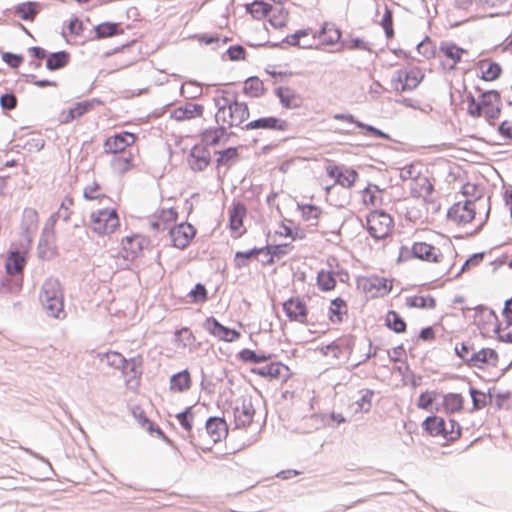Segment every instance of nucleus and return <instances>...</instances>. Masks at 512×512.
I'll use <instances>...</instances> for the list:
<instances>
[{
    "instance_id": "43",
    "label": "nucleus",
    "mask_w": 512,
    "mask_h": 512,
    "mask_svg": "<svg viewBox=\"0 0 512 512\" xmlns=\"http://www.w3.org/2000/svg\"><path fill=\"white\" fill-rule=\"evenodd\" d=\"M271 8L272 5L262 0H255L246 4V11L256 20L267 18Z\"/></svg>"
},
{
    "instance_id": "14",
    "label": "nucleus",
    "mask_w": 512,
    "mask_h": 512,
    "mask_svg": "<svg viewBox=\"0 0 512 512\" xmlns=\"http://www.w3.org/2000/svg\"><path fill=\"white\" fill-rule=\"evenodd\" d=\"M474 324L485 337H498V316L487 307H480L475 311Z\"/></svg>"
},
{
    "instance_id": "59",
    "label": "nucleus",
    "mask_w": 512,
    "mask_h": 512,
    "mask_svg": "<svg viewBox=\"0 0 512 512\" xmlns=\"http://www.w3.org/2000/svg\"><path fill=\"white\" fill-rule=\"evenodd\" d=\"M446 424L447 427H444L443 433H441L440 436L447 441L457 440L461 435L459 424L454 420H449Z\"/></svg>"
},
{
    "instance_id": "28",
    "label": "nucleus",
    "mask_w": 512,
    "mask_h": 512,
    "mask_svg": "<svg viewBox=\"0 0 512 512\" xmlns=\"http://www.w3.org/2000/svg\"><path fill=\"white\" fill-rule=\"evenodd\" d=\"M206 431L212 443H218L228 435V426L223 418L210 417L206 421Z\"/></svg>"
},
{
    "instance_id": "48",
    "label": "nucleus",
    "mask_w": 512,
    "mask_h": 512,
    "mask_svg": "<svg viewBox=\"0 0 512 512\" xmlns=\"http://www.w3.org/2000/svg\"><path fill=\"white\" fill-rule=\"evenodd\" d=\"M186 297L187 302L190 304H203L209 299L208 290L201 283L195 284Z\"/></svg>"
},
{
    "instance_id": "47",
    "label": "nucleus",
    "mask_w": 512,
    "mask_h": 512,
    "mask_svg": "<svg viewBox=\"0 0 512 512\" xmlns=\"http://www.w3.org/2000/svg\"><path fill=\"white\" fill-rule=\"evenodd\" d=\"M25 266V259L19 252H11L6 259V271L10 275L21 273Z\"/></svg>"
},
{
    "instance_id": "42",
    "label": "nucleus",
    "mask_w": 512,
    "mask_h": 512,
    "mask_svg": "<svg viewBox=\"0 0 512 512\" xmlns=\"http://www.w3.org/2000/svg\"><path fill=\"white\" fill-rule=\"evenodd\" d=\"M84 198L89 201H99L100 203H110L112 200L103 191L100 185L96 182L87 185L84 188Z\"/></svg>"
},
{
    "instance_id": "39",
    "label": "nucleus",
    "mask_w": 512,
    "mask_h": 512,
    "mask_svg": "<svg viewBox=\"0 0 512 512\" xmlns=\"http://www.w3.org/2000/svg\"><path fill=\"white\" fill-rule=\"evenodd\" d=\"M464 407V397L458 393H448L443 396L442 410L453 414L460 412Z\"/></svg>"
},
{
    "instance_id": "6",
    "label": "nucleus",
    "mask_w": 512,
    "mask_h": 512,
    "mask_svg": "<svg viewBox=\"0 0 512 512\" xmlns=\"http://www.w3.org/2000/svg\"><path fill=\"white\" fill-rule=\"evenodd\" d=\"M250 115L249 108L246 103L233 101L228 105L218 108L216 113V121L223 129L239 127L248 120Z\"/></svg>"
},
{
    "instance_id": "18",
    "label": "nucleus",
    "mask_w": 512,
    "mask_h": 512,
    "mask_svg": "<svg viewBox=\"0 0 512 512\" xmlns=\"http://www.w3.org/2000/svg\"><path fill=\"white\" fill-rule=\"evenodd\" d=\"M250 372L269 381L286 382L291 377L289 367L281 362H272L262 367H255Z\"/></svg>"
},
{
    "instance_id": "37",
    "label": "nucleus",
    "mask_w": 512,
    "mask_h": 512,
    "mask_svg": "<svg viewBox=\"0 0 512 512\" xmlns=\"http://www.w3.org/2000/svg\"><path fill=\"white\" fill-rule=\"evenodd\" d=\"M334 119L345 121L347 123H353L357 127L361 128V129H364L366 134H368V135H371V136H374V137H378V138H382V139H389V135H387L386 133L380 131L379 129H377V128L373 127V126L366 125V124H364L362 122H359V121L355 120L353 115H351V114H335L334 115Z\"/></svg>"
},
{
    "instance_id": "31",
    "label": "nucleus",
    "mask_w": 512,
    "mask_h": 512,
    "mask_svg": "<svg viewBox=\"0 0 512 512\" xmlns=\"http://www.w3.org/2000/svg\"><path fill=\"white\" fill-rule=\"evenodd\" d=\"M301 219L308 223L309 226L317 227L323 214L322 209L313 204H297Z\"/></svg>"
},
{
    "instance_id": "1",
    "label": "nucleus",
    "mask_w": 512,
    "mask_h": 512,
    "mask_svg": "<svg viewBox=\"0 0 512 512\" xmlns=\"http://www.w3.org/2000/svg\"><path fill=\"white\" fill-rule=\"evenodd\" d=\"M414 258L449 269L454 256L453 245L444 235L434 233L425 240L415 241L411 246Z\"/></svg>"
},
{
    "instance_id": "20",
    "label": "nucleus",
    "mask_w": 512,
    "mask_h": 512,
    "mask_svg": "<svg viewBox=\"0 0 512 512\" xmlns=\"http://www.w3.org/2000/svg\"><path fill=\"white\" fill-rule=\"evenodd\" d=\"M326 173L334 179L335 184L345 188H351L358 179V173L354 169L340 167L335 164L327 165Z\"/></svg>"
},
{
    "instance_id": "35",
    "label": "nucleus",
    "mask_w": 512,
    "mask_h": 512,
    "mask_svg": "<svg viewBox=\"0 0 512 512\" xmlns=\"http://www.w3.org/2000/svg\"><path fill=\"white\" fill-rule=\"evenodd\" d=\"M41 10V4L35 1L23 2L14 7V13L24 21H34Z\"/></svg>"
},
{
    "instance_id": "29",
    "label": "nucleus",
    "mask_w": 512,
    "mask_h": 512,
    "mask_svg": "<svg viewBox=\"0 0 512 512\" xmlns=\"http://www.w3.org/2000/svg\"><path fill=\"white\" fill-rule=\"evenodd\" d=\"M246 207L242 203H234L229 209V227L235 237L243 234V220L246 216Z\"/></svg>"
},
{
    "instance_id": "62",
    "label": "nucleus",
    "mask_w": 512,
    "mask_h": 512,
    "mask_svg": "<svg viewBox=\"0 0 512 512\" xmlns=\"http://www.w3.org/2000/svg\"><path fill=\"white\" fill-rule=\"evenodd\" d=\"M438 393L435 391H425L420 394L417 400V407L423 410H431L432 404L435 402Z\"/></svg>"
},
{
    "instance_id": "21",
    "label": "nucleus",
    "mask_w": 512,
    "mask_h": 512,
    "mask_svg": "<svg viewBox=\"0 0 512 512\" xmlns=\"http://www.w3.org/2000/svg\"><path fill=\"white\" fill-rule=\"evenodd\" d=\"M148 244V239L141 235H132L123 238V257L129 261L135 260L142 255L144 248L147 247Z\"/></svg>"
},
{
    "instance_id": "64",
    "label": "nucleus",
    "mask_w": 512,
    "mask_h": 512,
    "mask_svg": "<svg viewBox=\"0 0 512 512\" xmlns=\"http://www.w3.org/2000/svg\"><path fill=\"white\" fill-rule=\"evenodd\" d=\"M321 352L327 357H333L336 359H339L344 353L342 346L338 342H332L331 344L322 347Z\"/></svg>"
},
{
    "instance_id": "23",
    "label": "nucleus",
    "mask_w": 512,
    "mask_h": 512,
    "mask_svg": "<svg viewBox=\"0 0 512 512\" xmlns=\"http://www.w3.org/2000/svg\"><path fill=\"white\" fill-rule=\"evenodd\" d=\"M498 339L503 342H512V297L505 301V305L498 318Z\"/></svg>"
},
{
    "instance_id": "40",
    "label": "nucleus",
    "mask_w": 512,
    "mask_h": 512,
    "mask_svg": "<svg viewBox=\"0 0 512 512\" xmlns=\"http://www.w3.org/2000/svg\"><path fill=\"white\" fill-rule=\"evenodd\" d=\"M174 341L177 347L189 349L190 351L195 348L196 337L188 327H183L176 330L174 333Z\"/></svg>"
},
{
    "instance_id": "7",
    "label": "nucleus",
    "mask_w": 512,
    "mask_h": 512,
    "mask_svg": "<svg viewBox=\"0 0 512 512\" xmlns=\"http://www.w3.org/2000/svg\"><path fill=\"white\" fill-rule=\"evenodd\" d=\"M90 227L98 235H109L120 227L116 208L105 207L93 211L90 215Z\"/></svg>"
},
{
    "instance_id": "63",
    "label": "nucleus",
    "mask_w": 512,
    "mask_h": 512,
    "mask_svg": "<svg viewBox=\"0 0 512 512\" xmlns=\"http://www.w3.org/2000/svg\"><path fill=\"white\" fill-rule=\"evenodd\" d=\"M217 154H218V158H217L218 165H226L231 160H234L238 157V151L234 147H230L223 151H219Z\"/></svg>"
},
{
    "instance_id": "44",
    "label": "nucleus",
    "mask_w": 512,
    "mask_h": 512,
    "mask_svg": "<svg viewBox=\"0 0 512 512\" xmlns=\"http://www.w3.org/2000/svg\"><path fill=\"white\" fill-rule=\"evenodd\" d=\"M123 29L118 23L104 22L95 27V35L97 39H104L123 34Z\"/></svg>"
},
{
    "instance_id": "58",
    "label": "nucleus",
    "mask_w": 512,
    "mask_h": 512,
    "mask_svg": "<svg viewBox=\"0 0 512 512\" xmlns=\"http://www.w3.org/2000/svg\"><path fill=\"white\" fill-rule=\"evenodd\" d=\"M239 358L243 362L261 363L268 361L271 356L266 354H257L250 349H243L239 352Z\"/></svg>"
},
{
    "instance_id": "55",
    "label": "nucleus",
    "mask_w": 512,
    "mask_h": 512,
    "mask_svg": "<svg viewBox=\"0 0 512 512\" xmlns=\"http://www.w3.org/2000/svg\"><path fill=\"white\" fill-rule=\"evenodd\" d=\"M181 95L186 99H195L202 94V87L194 81H186L182 84Z\"/></svg>"
},
{
    "instance_id": "27",
    "label": "nucleus",
    "mask_w": 512,
    "mask_h": 512,
    "mask_svg": "<svg viewBox=\"0 0 512 512\" xmlns=\"http://www.w3.org/2000/svg\"><path fill=\"white\" fill-rule=\"evenodd\" d=\"M280 103L286 109H297L302 107L304 103L303 97L290 87H279L276 90Z\"/></svg>"
},
{
    "instance_id": "24",
    "label": "nucleus",
    "mask_w": 512,
    "mask_h": 512,
    "mask_svg": "<svg viewBox=\"0 0 512 512\" xmlns=\"http://www.w3.org/2000/svg\"><path fill=\"white\" fill-rule=\"evenodd\" d=\"M93 107L94 100L77 102L72 107L64 109L59 113V122L62 124L70 123L88 113Z\"/></svg>"
},
{
    "instance_id": "26",
    "label": "nucleus",
    "mask_w": 512,
    "mask_h": 512,
    "mask_svg": "<svg viewBox=\"0 0 512 512\" xmlns=\"http://www.w3.org/2000/svg\"><path fill=\"white\" fill-rule=\"evenodd\" d=\"M204 114V106L197 103H186L184 106L175 108L171 112V118L182 122L195 118H201Z\"/></svg>"
},
{
    "instance_id": "36",
    "label": "nucleus",
    "mask_w": 512,
    "mask_h": 512,
    "mask_svg": "<svg viewBox=\"0 0 512 512\" xmlns=\"http://www.w3.org/2000/svg\"><path fill=\"white\" fill-rule=\"evenodd\" d=\"M478 69L481 73V78L485 81H494L498 79L502 72L500 65L489 59L479 61Z\"/></svg>"
},
{
    "instance_id": "52",
    "label": "nucleus",
    "mask_w": 512,
    "mask_h": 512,
    "mask_svg": "<svg viewBox=\"0 0 512 512\" xmlns=\"http://www.w3.org/2000/svg\"><path fill=\"white\" fill-rule=\"evenodd\" d=\"M69 61V54L65 51L52 53L48 56L46 61V67L49 70H57L65 67Z\"/></svg>"
},
{
    "instance_id": "12",
    "label": "nucleus",
    "mask_w": 512,
    "mask_h": 512,
    "mask_svg": "<svg viewBox=\"0 0 512 512\" xmlns=\"http://www.w3.org/2000/svg\"><path fill=\"white\" fill-rule=\"evenodd\" d=\"M468 54L466 49L457 46L453 42H441L437 57L442 68L446 71L454 70L462 61L463 57Z\"/></svg>"
},
{
    "instance_id": "41",
    "label": "nucleus",
    "mask_w": 512,
    "mask_h": 512,
    "mask_svg": "<svg viewBox=\"0 0 512 512\" xmlns=\"http://www.w3.org/2000/svg\"><path fill=\"white\" fill-rule=\"evenodd\" d=\"M265 91L264 83L258 77H250L244 82L243 92L247 97L259 98L265 94Z\"/></svg>"
},
{
    "instance_id": "15",
    "label": "nucleus",
    "mask_w": 512,
    "mask_h": 512,
    "mask_svg": "<svg viewBox=\"0 0 512 512\" xmlns=\"http://www.w3.org/2000/svg\"><path fill=\"white\" fill-rule=\"evenodd\" d=\"M138 137L136 134L122 131L107 137L103 143L105 154H121L126 153V149L133 146Z\"/></svg>"
},
{
    "instance_id": "49",
    "label": "nucleus",
    "mask_w": 512,
    "mask_h": 512,
    "mask_svg": "<svg viewBox=\"0 0 512 512\" xmlns=\"http://www.w3.org/2000/svg\"><path fill=\"white\" fill-rule=\"evenodd\" d=\"M446 422L441 417L430 416L423 422V427L431 436H440L444 427H447Z\"/></svg>"
},
{
    "instance_id": "17",
    "label": "nucleus",
    "mask_w": 512,
    "mask_h": 512,
    "mask_svg": "<svg viewBox=\"0 0 512 512\" xmlns=\"http://www.w3.org/2000/svg\"><path fill=\"white\" fill-rule=\"evenodd\" d=\"M460 357L474 366L482 370H490L496 368L499 362L498 354L491 348H483L478 352H473L470 357L467 354L460 353Z\"/></svg>"
},
{
    "instance_id": "45",
    "label": "nucleus",
    "mask_w": 512,
    "mask_h": 512,
    "mask_svg": "<svg viewBox=\"0 0 512 512\" xmlns=\"http://www.w3.org/2000/svg\"><path fill=\"white\" fill-rule=\"evenodd\" d=\"M406 305L417 309H434L435 299L430 295H413L406 298Z\"/></svg>"
},
{
    "instance_id": "22",
    "label": "nucleus",
    "mask_w": 512,
    "mask_h": 512,
    "mask_svg": "<svg viewBox=\"0 0 512 512\" xmlns=\"http://www.w3.org/2000/svg\"><path fill=\"white\" fill-rule=\"evenodd\" d=\"M289 122L286 119L269 116L262 117L246 124L247 130H272L277 132H284L289 129Z\"/></svg>"
},
{
    "instance_id": "3",
    "label": "nucleus",
    "mask_w": 512,
    "mask_h": 512,
    "mask_svg": "<svg viewBox=\"0 0 512 512\" xmlns=\"http://www.w3.org/2000/svg\"><path fill=\"white\" fill-rule=\"evenodd\" d=\"M490 205L485 201L457 202L448 210V218L457 224L474 223L476 227L482 226L489 214Z\"/></svg>"
},
{
    "instance_id": "33",
    "label": "nucleus",
    "mask_w": 512,
    "mask_h": 512,
    "mask_svg": "<svg viewBox=\"0 0 512 512\" xmlns=\"http://www.w3.org/2000/svg\"><path fill=\"white\" fill-rule=\"evenodd\" d=\"M383 197L384 190L373 184H369L361 192V200L366 207H377L382 205Z\"/></svg>"
},
{
    "instance_id": "13",
    "label": "nucleus",
    "mask_w": 512,
    "mask_h": 512,
    "mask_svg": "<svg viewBox=\"0 0 512 512\" xmlns=\"http://www.w3.org/2000/svg\"><path fill=\"white\" fill-rule=\"evenodd\" d=\"M283 311L291 322L314 326V322L308 321L309 309L305 300L299 296L289 298L283 303Z\"/></svg>"
},
{
    "instance_id": "60",
    "label": "nucleus",
    "mask_w": 512,
    "mask_h": 512,
    "mask_svg": "<svg viewBox=\"0 0 512 512\" xmlns=\"http://www.w3.org/2000/svg\"><path fill=\"white\" fill-rule=\"evenodd\" d=\"M373 395V391L364 390L362 392L360 399H358L355 403V405L357 406L355 411L360 413L368 412L372 406Z\"/></svg>"
},
{
    "instance_id": "51",
    "label": "nucleus",
    "mask_w": 512,
    "mask_h": 512,
    "mask_svg": "<svg viewBox=\"0 0 512 512\" xmlns=\"http://www.w3.org/2000/svg\"><path fill=\"white\" fill-rule=\"evenodd\" d=\"M336 279L331 271L321 270L317 275V285L321 291H332L336 287Z\"/></svg>"
},
{
    "instance_id": "53",
    "label": "nucleus",
    "mask_w": 512,
    "mask_h": 512,
    "mask_svg": "<svg viewBox=\"0 0 512 512\" xmlns=\"http://www.w3.org/2000/svg\"><path fill=\"white\" fill-rule=\"evenodd\" d=\"M262 251H263L262 249L253 248V249H251L249 251H245V252H242V251L236 252L235 257H234L235 266L237 268H242V267L247 266L249 260L252 258H257L259 256V254L262 253Z\"/></svg>"
},
{
    "instance_id": "30",
    "label": "nucleus",
    "mask_w": 512,
    "mask_h": 512,
    "mask_svg": "<svg viewBox=\"0 0 512 512\" xmlns=\"http://www.w3.org/2000/svg\"><path fill=\"white\" fill-rule=\"evenodd\" d=\"M348 315V306L344 299L338 297L331 301L328 318L332 324L342 323Z\"/></svg>"
},
{
    "instance_id": "5",
    "label": "nucleus",
    "mask_w": 512,
    "mask_h": 512,
    "mask_svg": "<svg viewBox=\"0 0 512 512\" xmlns=\"http://www.w3.org/2000/svg\"><path fill=\"white\" fill-rule=\"evenodd\" d=\"M39 298L49 316L57 319L65 317L63 291L58 279H47L42 285Z\"/></svg>"
},
{
    "instance_id": "2",
    "label": "nucleus",
    "mask_w": 512,
    "mask_h": 512,
    "mask_svg": "<svg viewBox=\"0 0 512 512\" xmlns=\"http://www.w3.org/2000/svg\"><path fill=\"white\" fill-rule=\"evenodd\" d=\"M399 177L414 198L428 201L434 192L435 178L422 161H414L401 167Z\"/></svg>"
},
{
    "instance_id": "11",
    "label": "nucleus",
    "mask_w": 512,
    "mask_h": 512,
    "mask_svg": "<svg viewBox=\"0 0 512 512\" xmlns=\"http://www.w3.org/2000/svg\"><path fill=\"white\" fill-rule=\"evenodd\" d=\"M341 32L333 24L325 23L316 35L312 36V40L298 41L300 48H325L334 46L340 41Z\"/></svg>"
},
{
    "instance_id": "34",
    "label": "nucleus",
    "mask_w": 512,
    "mask_h": 512,
    "mask_svg": "<svg viewBox=\"0 0 512 512\" xmlns=\"http://www.w3.org/2000/svg\"><path fill=\"white\" fill-rule=\"evenodd\" d=\"M114 155L110 162V167L114 173L122 175L133 168L134 156L132 153L128 152Z\"/></svg>"
},
{
    "instance_id": "50",
    "label": "nucleus",
    "mask_w": 512,
    "mask_h": 512,
    "mask_svg": "<svg viewBox=\"0 0 512 512\" xmlns=\"http://www.w3.org/2000/svg\"><path fill=\"white\" fill-rule=\"evenodd\" d=\"M38 212L34 208H25L22 213L21 225L26 232L34 231L38 227Z\"/></svg>"
},
{
    "instance_id": "32",
    "label": "nucleus",
    "mask_w": 512,
    "mask_h": 512,
    "mask_svg": "<svg viewBox=\"0 0 512 512\" xmlns=\"http://www.w3.org/2000/svg\"><path fill=\"white\" fill-rule=\"evenodd\" d=\"M192 386V377L186 369L174 374L170 378L169 389L173 393H183L188 391Z\"/></svg>"
},
{
    "instance_id": "16",
    "label": "nucleus",
    "mask_w": 512,
    "mask_h": 512,
    "mask_svg": "<svg viewBox=\"0 0 512 512\" xmlns=\"http://www.w3.org/2000/svg\"><path fill=\"white\" fill-rule=\"evenodd\" d=\"M197 234L196 228L187 222L174 225L169 230L171 245L177 249L187 248Z\"/></svg>"
},
{
    "instance_id": "10",
    "label": "nucleus",
    "mask_w": 512,
    "mask_h": 512,
    "mask_svg": "<svg viewBox=\"0 0 512 512\" xmlns=\"http://www.w3.org/2000/svg\"><path fill=\"white\" fill-rule=\"evenodd\" d=\"M357 285L367 297L379 298L390 293L393 281L383 276L369 275L358 278Z\"/></svg>"
},
{
    "instance_id": "38",
    "label": "nucleus",
    "mask_w": 512,
    "mask_h": 512,
    "mask_svg": "<svg viewBox=\"0 0 512 512\" xmlns=\"http://www.w3.org/2000/svg\"><path fill=\"white\" fill-rule=\"evenodd\" d=\"M267 19L272 27L276 29H281L288 24L289 13L284 7L280 5H275L272 6L267 16Z\"/></svg>"
},
{
    "instance_id": "19",
    "label": "nucleus",
    "mask_w": 512,
    "mask_h": 512,
    "mask_svg": "<svg viewBox=\"0 0 512 512\" xmlns=\"http://www.w3.org/2000/svg\"><path fill=\"white\" fill-rule=\"evenodd\" d=\"M204 329L213 337L223 342L237 341L241 334L235 329H230L222 325L216 318L208 317L203 323Z\"/></svg>"
},
{
    "instance_id": "46",
    "label": "nucleus",
    "mask_w": 512,
    "mask_h": 512,
    "mask_svg": "<svg viewBox=\"0 0 512 512\" xmlns=\"http://www.w3.org/2000/svg\"><path fill=\"white\" fill-rule=\"evenodd\" d=\"M385 325L397 334L406 332L407 324L398 312L390 310L385 316Z\"/></svg>"
},
{
    "instance_id": "56",
    "label": "nucleus",
    "mask_w": 512,
    "mask_h": 512,
    "mask_svg": "<svg viewBox=\"0 0 512 512\" xmlns=\"http://www.w3.org/2000/svg\"><path fill=\"white\" fill-rule=\"evenodd\" d=\"M106 359L107 364L117 369H124L128 361L116 351H108L101 356V359Z\"/></svg>"
},
{
    "instance_id": "4",
    "label": "nucleus",
    "mask_w": 512,
    "mask_h": 512,
    "mask_svg": "<svg viewBox=\"0 0 512 512\" xmlns=\"http://www.w3.org/2000/svg\"><path fill=\"white\" fill-rule=\"evenodd\" d=\"M467 101V111L472 117H484L491 122L501 114L502 101L498 91H486L481 94L478 100L470 96Z\"/></svg>"
},
{
    "instance_id": "8",
    "label": "nucleus",
    "mask_w": 512,
    "mask_h": 512,
    "mask_svg": "<svg viewBox=\"0 0 512 512\" xmlns=\"http://www.w3.org/2000/svg\"><path fill=\"white\" fill-rule=\"evenodd\" d=\"M366 228L374 239L383 240L392 235L394 220L390 214L381 210H374L367 215Z\"/></svg>"
},
{
    "instance_id": "9",
    "label": "nucleus",
    "mask_w": 512,
    "mask_h": 512,
    "mask_svg": "<svg viewBox=\"0 0 512 512\" xmlns=\"http://www.w3.org/2000/svg\"><path fill=\"white\" fill-rule=\"evenodd\" d=\"M425 77L422 69L418 67H404L393 74L390 84L395 92L414 90Z\"/></svg>"
},
{
    "instance_id": "54",
    "label": "nucleus",
    "mask_w": 512,
    "mask_h": 512,
    "mask_svg": "<svg viewBox=\"0 0 512 512\" xmlns=\"http://www.w3.org/2000/svg\"><path fill=\"white\" fill-rule=\"evenodd\" d=\"M194 417L193 407L191 406L176 415V419L180 423L181 427L188 433L192 432Z\"/></svg>"
},
{
    "instance_id": "25",
    "label": "nucleus",
    "mask_w": 512,
    "mask_h": 512,
    "mask_svg": "<svg viewBox=\"0 0 512 512\" xmlns=\"http://www.w3.org/2000/svg\"><path fill=\"white\" fill-rule=\"evenodd\" d=\"M178 219V212L174 208H162L152 215L150 225L154 230L163 231Z\"/></svg>"
},
{
    "instance_id": "57",
    "label": "nucleus",
    "mask_w": 512,
    "mask_h": 512,
    "mask_svg": "<svg viewBox=\"0 0 512 512\" xmlns=\"http://www.w3.org/2000/svg\"><path fill=\"white\" fill-rule=\"evenodd\" d=\"M254 412L247 409L245 406L242 408L236 407L234 412L235 422L238 426H246L253 420Z\"/></svg>"
},
{
    "instance_id": "61",
    "label": "nucleus",
    "mask_w": 512,
    "mask_h": 512,
    "mask_svg": "<svg viewBox=\"0 0 512 512\" xmlns=\"http://www.w3.org/2000/svg\"><path fill=\"white\" fill-rule=\"evenodd\" d=\"M381 26L384 29L385 35L388 39L394 37L392 11L387 6L384 9V13L381 19Z\"/></svg>"
}]
</instances>
